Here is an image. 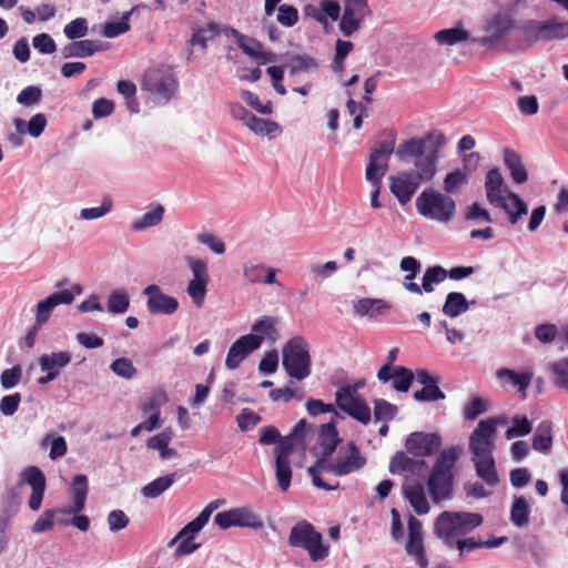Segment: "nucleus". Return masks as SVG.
I'll return each instance as SVG.
<instances>
[{
    "mask_svg": "<svg viewBox=\"0 0 568 568\" xmlns=\"http://www.w3.org/2000/svg\"><path fill=\"white\" fill-rule=\"evenodd\" d=\"M366 465V458L362 455L354 442H347L329 457H318L316 463L308 467L307 473L312 483L317 488L331 491L338 488V484L329 485L322 478L323 473H331L342 477L359 471Z\"/></svg>",
    "mask_w": 568,
    "mask_h": 568,
    "instance_id": "obj_1",
    "label": "nucleus"
},
{
    "mask_svg": "<svg viewBox=\"0 0 568 568\" xmlns=\"http://www.w3.org/2000/svg\"><path fill=\"white\" fill-rule=\"evenodd\" d=\"M496 435L485 423H478L469 436L468 449L471 454L476 475L488 486H496L499 481L496 464L493 456Z\"/></svg>",
    "mask_w": 568,
    "mask_h": 568,
    "instance_id": "obj_2",
    "label": "nucleus"
},
{
    "mask_svg": "<svg viewBox=\"0 0 568 568\" xmlns=\"http://www.w3.org/2000/svg\"><path fill=\"white\" fill-rule=\"evenodd\" d=\"M458 456V447L444 449L430 470L427 488L435 504L449 500L453 497L454 467Z\"/></svg>",
    "mask_w": 568,
    "mask_h": 568,
    "instance_id": "obj_3",
    "label": "nucleus"
},
{
    "mask_svg": "<svg viewBox=\"0 0 568 568\" xmlns=\"http://www.w3.org/2000/svg\"><path fill=\"white\" fill-rule=\"evenodd\" d=\"M483 524V516L467 511H443L435 520L434 534L446 546L453 548L456 541Z\"/></svg>",
    "mask_w": 568,
    "mask_h": 568,
    "instance_id": "obj_4",
    "label": "nucleus"
},
{
    "mask_svg": "<svg viewBox=\"0 0 568 568\" xmlns=\"http://www.w3.org/2000/svg\"><path fill=\"white\" fill-rule=\"evenodd\" d=\"M416 211L423 217L438 223H449L456 213L455 200L435 189H425L415 201Z\"/></svg>",
    "mask_w": 568,
    "mask_h": 568,
    "instance_id": "obj_5",
    "label": "nucleus"
},
{
    "mask_svg": "<svg viewBox=\"0 0 568 568\" xmlns=\"http://www.w3.org/2000/svg\"><path fill=\"white\" fill-rule=\"evenodd\" d=\"M418 141H404L395 151L402 161L413 160L415 170H408L420 182H430L437 173L439 155L428 154L422 149Z\"/></svg>",
    "mask_w": 568,
    "mask_h": 568,
    "instance_id": "obj_6",
    "label": "nucleus"
},
{
    "mask_svg": "<svg viewBox=\"0 0 568 568\" xmlns=\"http://www.w3.org/2000/svg\"><path fill=\"white\" fill-rule=\"evenodd\" d=\"M142 89L159 104H166L178 92L174 72L164 65L150 68L142 81Z\"/></svg>",
    "mask_w": 568,
    "mask_h": 568,
    "instance_id": "obj_7",
    "label": "nucleus"
},
{
    "mask_svg": "<svg viewBox=\"0 0 568 568\" xmlns=\"http://www.w3.org/2000/svg\"><path fill=\"white\" fill-rule=\"evenodd\" d=\"M282 365L286 374L296 381H303L311 375L308 344L302 336H295L284 345Z\"/></svg>",
    "mask_w": 568,
    "mask_h": 568,
    "instance_id": "obj_8",
    "label": "nucleus"
},
{
    "mask_svg": "<svg viewBox=\"0 0 568 568\" xmlns=\"http://www.w3.org/2000/svg\"><path fill=\"white\" fill-rule=\"evenodd\" d=\"M288 542L293 547L305 549L313 561L323 560L328 555V547L323 545L322 535L307 521H300L292 527Z\"/></svg>",
    "mask_w": 568,
    "mask_h": 568,
    "instance_id": "obj_9",
    "label": "nucleus"
},
{
    "mask_svg": "<svg viewBox=\"0 0 568 568\" xmlns=\"http://www.w3.org/2000/svg\"><path fill=\"white\" fill-rule=\"evenodd\" d=\"M527 42L551 41L568 36V22L552 18L548 21L529 20L519 27Z\"/></svg>",
    "mask_w": 568,
    "mask_h": 568,
    "instance_id": "obj_10",
    "label": "nucleus"
},
{
    "mask_svg": "<svg viewBox=\"0 0 568 568\" xmlns=\"http://www.w3.org/2000/svg\"><path fill=\"white\" fill-rule=\"evenodd\" d=\"M362 384L343 385L335 393L336 405L356 420L367 424L371 420V409L366 403L356 396Z\"/></svg>",
    "mask_w": 568,
    "mask_h": 568,
    "instance_id": "obj_11",
    "label": "nucleus"
},
{
    "mask_svg": "<svg viewBox=\"0 0 568 568\" xmlns=\"http://www.w3.org/2000/svg\"><path fill=\"white\" fill-rule=\"evenodd\" d=\"M214 523L221 529L242 527L258 530L264 527L262 517L248 506L236 507L217 513L214 516Z\"/></svg>",
    "mask_w": 568,
    "mask_h": 568,
    "instance_id": "obj_12",
    "label": "nucleus"
},
{
    "mask_svg": "<svg viewBox=\"0 0 568 568\" xmlns=\"http://www.w3.org/2000/svg\"><path fill=\"white\" fill-rule=\"evenodd\" d=\"M185 262L192 274V278L186 286V293L192 302L201 307L204 304L210 283L207 263L193 256H186Z\"/></svg>",
    "mask_w": 568,
    "mask_h": 568,
    "instance_id": "obj_13",
    "label": "nucleus"
},
{
    "mask_svg": "<svg viewBox=\"0 0 568 568\" xmlns=\"http://www.w3.org/2000/svg\"><path fill=\"white\" fill-rule=\"evenodd\" d=\"M81 293L82 287L79 284H74L71 290L57 291L39 301L36 305L34 322H37L38 325L45 324L57 306L70 305L74 297Z\"/></svg>",
    "mask_w": 568,
    "mask_h": 568,
    "instance_id": "obj_14",
    "label": "nucleus"
},
{
    "mask_svg": "<svg viewBox=\"0 0 568 568\" xmlns=\"http://www.w3.org/2000/svg\"><path fill=\"white\" fill-rule=\"evenodd\" d=\"M368 13L366 0H344V12L341 17L338 28L345 37L357 32Z\"/></svg>",
    "mask_w": 568,
    "mask_h": 568,
    "instance_id": "obj_15",
    "label": "nucleus"
},
{
    "mask_svg": "<svg viewBox=\"0 0 568 568\" xmlns=\"http://www.w3.org/2000/svg\"><path fill=\"white\" fill-rule=\"evenodd\" d=\"M142 294L146 296L148 311L153 315H172L179 308V301L174 296L163 293L156 284L144 287Z\"/></svg>",
    "mask_w": 568,
    "mask_h": 568,
    "instance_id": "obj_16",
    "label": "nucleus"
},
{
    "mask_svg": "<svg viewBox=\"0 0 568 568\" xmlns=\"http://www.w3.org/2000/svg\"><path fill=\"white\" fill-rule=\"evenodd\" d=\"M405 550L414 558L419 568H428V560L424 547L423 525L414 516H409L408 519V539Z\"/></svg>",
    "mask_w": 568,
    "mask_h": 568,
    "instance_id": "obj_17",
    "label": "nucleus"
},
{
    "mask_svg": "<svg viewBox=\"0 0 568 568\" xmlns=\"http://www.w3.org/2000/svg\"><path fill=\"white\" fill-rule=\"evenodd\" d=\"M194 524L195 520H191L169 541L168 547H175V558L189 556L201 547V544L195 542L194 538L203 529V526H194Z\"/></svg>",
    "mask_w": 568,
    "mask_h": 568,
    "instance_id": "obj_18",
    "label": "nucleus"
},
{
    "mask_svg": "<svg viewBox=\"0 0 568 568\" xmlns=\"http://www.w3.org/2000/svg\"><path fill=\"white\" fill-rule=\"evenodd\" d=\"M514 24L515 22L510 14L496 13L490 17L486 23V34L478 39H474L473 42L481 45L493 44L505 37L514 28Z\"/></svg>",
    "mask_w": 568,
    "mask_h": 568,
    "instance_id": "obj_19",
    "label": "nucleus"
},
{
    "mask_svg": "<svg viewBox=\"0 0 568 568\" xmlns=\"http://www.w3.org/2000/svg\"><path fill=\"white\" fill-rule=\"evenodd\" d=\"M442 445V438L436 433H412L405 442V447L408 453L426 457L433 455Z\"/></svg>",
    "mask_w": 568,
    "mask_h": 568,
    "instance_id": "obj_20",
    "label": "nucleus"
},
{
    "mask_svg": "<svg viewBox=\"0 0 568 568\" xmlns=\"http://www.w3.org/2000/svg\"><path fill=\"white\" fill-rule=\"evenodd\" d=\"M389 182V190L400 205L407 204L422 184L409 171L398 172Z\"/></svg>",
    "mask_w": 568,
    "mask_h": 568,
    "instance_id": "obj_21",
    "label": "nucleus"
},
{
    "mask_svg": "<svg viewBox=\"0 0 568 568\" xmlns=\"http://www.w3.org/2000/svg\"><path fill=\"white\" fill-rule=\"evenodd\" d=\"M260 347L255 336L248 334L241 336L229 348L225 366L231 371L236 369L250 354Z\"/></svg>",
    "mask_w": 568,
    "mask_h": 568,
    "instance_id": "obj_22",
    "label": "nucleus"
},
{
    "mask_svg": "<svg viewBox=\"0 0 568 568\" xmlns=\"http://www.w3.org/2000/svg\"><path fill=\"white\" fill-rule=\"evenodd\" d=\"M414 377L415 375L410 369L397 365H384L377 373V378L382 383H388L389 381H393V388L402 393H405L409 389Z\"/></svg>",
    "mask_w": 568,
    "mask_h": 568,
    "instance_id": "obj_23",
    "label": "nucleus"
},
{
    "mask_svg": "<svg viewBox=\"0 0 568 568\" xmlns=\"http://www.w3.org/2000/svg\"><path fill=\"white\" fill-rule=\"evenodd\" d=\"M276 273V268L267 266L258 258H250L243 264V278L248 284H274Z\"/></svg>",
    "mask_w": 568,
    "mask_h": 568,
    "instance_id": "obj_24",
    "label": "nucleus"
},
{
    "mask_svg": "<svg viewBox=\"0 0 568 568\" xmlns=\"http://www.w3.org/2000/svg\"><path fill=\"white\" fill-rule=\"evenodd\" d=\"M21 479L32 488L29 499L30 509L33 511L39 510L45 489V477L43 473L38 467L30 466L23 469L21 473Z\"/></svg>",
    "mask_w": 568,
    "mask_h": 568,
    "instance_id": "obj_25",
    "label": "nucleus"
},
{
    "mask_svg": "<svg viewBox=\"0 0 568 568\" xmlns=\"http://www.w3.org/2000/svg\"><path fill=\"white\" fill-rule=\"evenodd\" d=\"M416 381L423 385L420 390L414 393V398L418 402H436L445 398V394L439 389L437 379L424 369H418L415 374Z\"/></svg>",
    "mask_w": 568,
    "mask_h": 568,
    "instance_id": "obj_26",
    "label": "nucleus"
},
{
    "mask_svg": "<svg viewBox=\"0 0 568 568\" xmlns=\"http://www.w3.org/2000/svg\"><path fill=\"white\" fill-rule=\"evenodd\" d=\"M486 197L490 205L501 204V199L508 195L510 192L505 185L503 174L498 169H491L488 171L485 181Z\"/></svg>",
    "mask_w": 568,
    "mask_h": 568,
    "instance_id": "obj_27",
    "label": "nucleus"
},
{
    "mask_svg": "<svg viewBox=\"0 0 568 568\" xmlns=\"http://www.w3.org/2000/svg\"><path fill=\"white\" fill-rule=\"evenodd\" d=\"M403 495L408 500L414 511L422 516L430 510L424 486L418 483H407L403 486Z\"/></svg>",
    "mask_w": 568,
    "mask_h": 568,
    "instance_id": "obj_28",
    "label": "nucleus"
},
{
    "mask_svg": "<svg viewBox=\"0 0 568 568\" xmlns=\"http://www.w3.org/2000/svg\"><path fill=\"white\" fill-rule=\"evenodd\" d=\"M278 320L273 316H262L257 318L252 325V333L250 335L255 336L261 346L263 342L274 343L278 337L277 331Z\"/></svg>",
    "mask_w": 568,
    "mask_h": 568,
    "instance_id": "obj_29",
    "label": "nucleus"
},
{
    "mask_svg": "<svg viewBox=\"0 0 568 568\" xmlns=\"http://www.w3.org/2000/svg\"><path fill=\"white\" fill-rule=\"evenodd\" d=\"M494 206L501 209L507 214L510 225H516L528 213L526 202L514 192H508V195L501 199V204H495Z\"/></svg>",
    "mask_w": 568,
    "mask_h": 568,
    "instance_id": "obj_30",
    "label": "nucleus"
},
{
    "mask_svg": "<svg viewBox=\"0 0 568 568\" xmlns=\"http://www.w3.org/2000/svg\"><path fill=\"white\" fill-rule=\"evenodd\" d=\"M230 33L236 39L237 45L245 54L262 63L273 61L274 55L270 52H264L261 43L256 40L245 37L233 28L230 29Z\"/></svg>",
    "mask_w": 568,
    "mask_h": 568,
    "instance_id": "obj_31",
    "label": "nucleus"
},
{
    "mask_svg": "<svg viewBox=\"0 0 568 568\" xmlns=\"http://www.w3.org/2000/svg\"><path fill=\"white\" fill-rule=\"evenodd\" d=\"M496 376L503 386H514L519 393L523 394V397H526V392L532 379L531 372L517 373L516 371L509 368L498 369Z\"/></svg>",
    "mask_w": 568,
    "mask_h": 568,
    "instance_id": "obj_32",
    "label": "nucleus"
},
{
    "mask_svg": "<svg viewBox=\"0 0 568 568\" xmlns=\"http://www.w3.org/2000/svg\"><path fill=\"white\" fill-rule=\"evenodd\" d=\"M38 362L42 372L58 377L61 371L70 364L71 354L67 351L52 352L41 355Z\"/></svg>",
    "mask_w": 568,
    "mask_h": 568,
    "instance_id": "obj_33",
    "label": "nucleus"
},
{
    "mask_svg": "<svg viewBox=\"0 0 568 568\" xmlns=\"http://www.w3.org/2000/svg\"><path fill=\"white\" fill-rule=\"evenodd\" d=\"M103 47L100 42L93 40H79L64 45L61 50L63 59L70 58H88L95 52L102 51Z\"/></svg>",
    "mask_w": 568,
    "mask_h": 568,
    "instance_id": "obj_34",
    "label": "nucleus"
},
{
    "mask_svg": "<svg viewBox=\"0 0 568 568\" xmlns=\"http://www.w3.org/2000/svg\"><path fill=\"white\" fill-rule=\"evenodd\" d=\"M532 449L541 453L548 454L551 450L552 446V423L549 419L541 420L534 433L531 439Z\"/></svg>",
    "mask_w": 568,
    "mask_h": 568,
    "instance_id": "obj_35",
    "label": "nucleus"
},
{
    "mask_svg": "<svg viewBox=\"0 0 568 568\" xmlns=\"http://www.w3.org/2000/svg\"><path fill=\"white\" fill-rule=\"evenodd\" d=\"M164 207L161 204H153L148 207L141 216L132 220L131 227L135 232H143L159 225L164 216Z\"/></svg>",
    "mask_w": 568,
    "mask_h": 568,
    "instance_id": "obj_36",
    "label": "nucleus"
},
{
    "mask_svg": "<svg viewBox=\"0 0 568 568\" xmlns=\"http://www.w3.org/2000/svg\"><path fill=\"white\" fill-rule=\"evenodd\" d=\"M88 489V477L85 475H77L72 483L73 506L62 510V513L67 515L81 513L85 507Z\"/></svg>",
    "mask_w": 568,
    "mask_h": 568,
    "instance_id": "obj_37",
    "label": "nucleus"
},
{
    "mask_svg": "<svg viewBox=\"0 0 568 568\" xmlns=\"http://www.w3.org/2000/svg\"><path fill=\"white\" fill-rule=\"evenodd\" d=\"M172 440L171 429H165L160 434L150 437L146 442L149 449L158 450L159 456L162 460H169L178 456V452L174 448L169 447Z\"/></svg>",
    "mask_w": 568,
    "mask_h": 568,
    "instance_id": "obj_38",
    "label": "nucleus"
},
{
    "mask_svg": "<svg viewBox=\"0 0 568 568\" xmlns=\"http://www.w3.org/2000/svg\"><path fill=\"white\" fill-rule=\"evenodd\" d=\"M387 310L389 305L381 298H361L353 303V311L358 316L375 317L383 315Z\"/></svg>",
    "mask_w": 568,
    "mask_h": 568,
    "instance_id": "obj_39",
    "label": "nucleus"
},
{
    "mask_svg": "<svg viewBox=\"0 0 568 568\" xmlns=\"http://www.w3.org/2000/svg\"><path fill=\"white\" fill-rule=\"evenodd\" d=\"M318 442L322 448V453L318 457H329L338 448V432L332 423L321 426Z\"/></svg>",
    "mask_w": 568,
    "mask_h": 568,
    "instance_id": "obj_40",
    "label": "nucleus"
},
{
    "mask_svg": "<svg viewBox=\"0 0 568 568\" xmlns=\"http://www.w3.org/2000/svg\"><path fill=\"white\" fill-rule=\"evenodd\" d=\"M504 163L510 172L511 179L518 184L527 181L528 174L520 156L510 149H505L503 152Z\"/></svg>",
    "mask_w": 568,
    "mask_h": 568,
    "instance_id": "obj_41",
    "label": "nucleus"
},
{
    "mask_svg": "<svg viewBox=\"0 0 568 568\" xmlns=\"http://www.w3.org/2000/svg\"><path fill=\"white\" fill-rule=\"evenodd\" d=\"M230 29L227 27L221 26L215 22H209L202 28H199L192 36L191 42L193 44H199L201 48L205 49L207 42L217 37L221 32L230 33Z\"/></svg>",
    "mask_w": 568,
    "mask_h": 568,
    "instance_id": "obj_42",
    "label": "nucleus"
},
{
    "mask_svg": "<svg viewBox=\"0 0 568 568\" xmlns=\"http://www.w3.org/2000/svg\"><path fill=\"white\" fill-rule=\"evenodd\" d=\"M426 463L423 459H413L404 453H396L389 463V471L393 475H400L405 471H415L418 468L425 467Z\"/></svg>",
    "mask_w": 568,
    "mask_h": 568,
    "instance_id": "obj_43",
    "label": "nucleus"
},
{
    "mask_svg": "<svg viewBox=\"0 0 568 568\" xmlns=\"http://www.w3.org/2000/svg\"><path fill=\"white\" fill-rule=\"evenodd\" d=\"M247 129L255 134L267 136L270 140L276 138L282 133V128L277 122L273 120L257 118L256 115L250 119V123H247Z\"/></svg>",
    "mask_w": 568,
    "mask_h": 568,
    "instance_id": "obj_44",
    "label": "nucleus"
},
{
    "mask_svg": "<svg viewBox=\"0 0 568 568\" xmlns=\"http://www.w3.org/2000/svg\"><path fill=\"white\" fill-rule=\"evenodd\" d=\"M408 141H418L422 143V150L428 154L439 155L442 149L446 145L447 139L439 130L428 132L424 138H412Z\"/></svg>",
    "mask_w": 568,
    "mask_h": 568,
    "instance_id": "obj_45",
    "label": "nucleus"
},
{
    "mask_svg": "<svg viewBox=\"0 0 568 568\" xmlns=\"http://www.w3.org/2000/svg\"><path fill=\"white\" fill-rule=\"evenodd\" d=\"M469 308V302L465 295L459 292H450L447 294L442 312L449 317H457Z\"/></svg>",
    "mask_w": 568,
    "mask_h": 568,
    "instance_id": "obj_46",
    "label": "nucleus"
},
{
    "mask_svg": "<svg viewBox=\"0 0 568 568\" xmlns=\"http://www.w3.org/2000/svg\"><path fill=\"white\" fill-rule=\"evenodd\" d=\"M176 474H168L165 476H161L145 485L141 489V494L144 498L153 499L161 496L164 491H166L175 481Z\"/></svg>",
    "mask_w": 568,
    "mask_h": 568,
    "instance_id": "obj_47",
    "label": "nucleus"
},
{
    "mask_svg": "<svg viewBox=\"0 0 568 568\" xmlns=\"http://www.w3.org/2000/svg\"><path fill=\"white\" fill-rule=\"evenodd\" d=\"M530 507L523 496H515L510 508V521L518 528L529 524Z\"/></svg>",
    "mask_w": 568,
    "mask_h": 568,
    "instance_id": "obj_48",
    "label": "nucleus"
},
{
    "mask_svg": "<svg viewBox=\"0 0 568 568\" xmlns=\"http://www.w3.org/2000/svg\"><path fill=\"white\" fill-rule=\"evenodd\" d=\"M130 307V296L125 288H115L106 300V311L111 314H124Z\"/></svg>",
    "mask_w": 568,
    "mask_h": 568,
    "instance_id": "obj_49",
    "label": "nucleus"
},
{
    "mask_svg": "<svg viewBox=\"0 0 568 568\" xmlns=\"http://www.w3.org/2000/svg\"><path fill=\"white\" fill-rule=\"evenodd\" d=\"M532 430V422L525 415H515L510 419V426L505 433L507 439L524 437Z\"/></svg>",
    "mask_w": 568,
    "mask_h": 568,
    "instance_id": "obj_50",
    "label": "nucleus"
},
{
    "mask_svg": "<svg viewBox=\"0 0 568 568\" xmlns=\"http://www.w3.org/2000/svg\"><path fill=\"white\" fill-rule=\"evenodd\" d=\"M468 32L463 28L444 29L435 33L434 38L440 45H455L468 40Z\"/></svg>",
    "mask_w": 568,
    "mask_h": 568,
    "instance_id": "obj_51",
    "label": "nucleus"
},
{
    "mask_svg": "<svg viewBox=\"0 0 568 568\" xmlns=\"http://www.w3.org/2000/svg\"><path fill=\"white\" fill-rule=\"evenodd\" d=\"M464 217L465 221L475 225L489 224L493 222L489 211L478 202H474L466 207Z\"/></svg>",
    "mask_w": 568,
    "mask_h": 568,
    "instance_id": "obj_52",
    "label": "nucleus"
},
{
    "mask_svg": "<svg viewBox=\"0 0 568 568\" xmlns=\"http://www.w3.org/2000/svg\"><path fill=\"white\" fill-rule=\"evenodd\" d=\"M446 277H447V271L444 267H442L439 265L428 267L425 271L423 280H422V287H423L424 292H426V293L434 292V284H439V283L444 282L446 280Z\"/></svg>",
    "mask_w": 568,
    "mask_h": 568,
    "instance_id": "obj_53",
    "label": "nucleus"
},
{
    "mask_svg": "<svg viewBox=\"0 0 568 568\" xmlns=\"http://www.w3.org/2000/svg\"><path fill=\"white\" fill-rule=\"evenodd\" d=\"M131 11L125 12L119 21H111L104 23L102 28V36L109 39L116 38L130 30V20Z\"/></svg>",
    "mask_w": 568,
    "mask_h": 568,
    "instance_id": "obj_54",
    "label": "nucleus"
},
{
    "mask_svg": "<svg viewBox=\"0 0 568 568\" xmlns=\"http://www.w3.org/2000/svg\"><path fill=\"white\" fill-rule=\"evenodd\" d=\"M113 210V202L110 197H104L100 206L81 209L79 217L84 221H92L104 217Z\"/></svg>",
    "mask_w": 568,
    "mask_h": 568,
    "instance_id": "obj_55",
    "label": "nucleus"
},
{
    "mask_svg": "<svg viewBox=\"0 0 568 568\" xmlns=\"http://www.w3.org/2000/svg\"><path fill=\"white\" fill-rule=\"evenodd\" d=\"M554 383L557 387L568 390V357L558 359L550 365Z\"/></svg>",
    "mask_w": 568,
    "mask_h": 568,
    "instance_id": "obj_56",
    "label": "nucleus"
},
{
    "mask_svg": "<svg viewBox=\"0 0 568 568\" xmlns=\"http://www.w3.org/2000/svg\"><path fill=\"white\" fill-rule=\"evenodd\" d=\"M337 268V263L334 261H328L324 264L313 263L310 265V274L315 283L321 284L331 277Z\"/></svg>",
    "mask_w": 568,
    "mask_h": 568,
    "instance_id": "obj_57",
    "label": "nucleus"
},
{
    "mask_svg": "<svg viewBox=\"0 0 568 568\" xmlns=\"http://www.w3.org/2000/svg\"><path fill=\"white\" fill-rule=\"evenodd\" d=\"M469 172L455 170L449 172L444 179V190L446 193H454L467 184Z\"/></svg>",
    "mask_w": 568,
    "mask_h": 568,
    "instance_id": "obj_58",
    "label": "nucleus"
},
{
    "mask_svg": "<svg viewBox=\"0 0 568 568\" xmlns=\"http://www.w3.org/2000/svg\"><path fill=\"white\" fill-rule=\"evenodd\" d=\"M387 163L381 161H373L369 158L366 166L365 178L372 185H382V180L387 171Z\"/></svg>",
    "mask_w": 568,
    "mask_h": 568,
    "instance_id": "obj_59",
    "label": "nucleus"
},
{
    "mask_svg": "<svg viewBox=\"0 0 568 568\" xmlns=\"http://www.w3.org/2000/svg\"><path fill=\"white\" fill-rule=\"evenodd\" d=\"M111 371L119 377L132 379L136 375V368L132 361L126 357L114 359L110 365Z\"/></svg>",
    "mask_w": 568,
    "mask_h": 568,
    "instance_id": "obj_60",
    "label": "nucleus"
},
{
    "mask_svg": "<svg viewBox=\"0 0 568 568\" xmlns=\"http://www.w3.org/2000/svg\"><path fill=\"white\" fill-rule=\"evenodd\" d=\"M49 442H50L49 457L52 460L63 457L67 454L68 446H67V442H65L64 437H62V436L52 437V435L49 434L42 439L41 444H42V446H45Z\"/></svg>",
    "mask_w": 568,
    "mask_h": 568,
    "instance_id": "obj_61",
    "label": "nucleus"
},
{
    "mask_svg": "<svg viewBox=\"0 0 568 568\" xmlns=\"http://www.w3.org/2000/svg\"><path fill=\"white\" fill-rule=\"evenodd\" d=\"M64 36L70 40L81 39L88 33V21L84 18H77L67 23L63 28Z\"/></svg>",
    "mask_w": 568,
    "mask_h": 568,
    "instance_id": "obj_62",
    "label": "nucleus"
},
{
    "mask_svg": "<svg viewBox=\"0 0 568 568\" xmlns=\"http://www.w3.org/2000/svg\"><path fill=\"white\" fill-rule=\"evenodd\" d=\"M275 476L278 487L286 491L291 486L292 479L290 462L275 460Z\"/></svg>",
    "mask_w": 568,
    "mask_h": 568,
    "instance_id": "obj_63",
    "label": "nucleus"
},
{
    "mask_svg": "<svg viewBox=\"0 0 568 568\" xmlns=\"http://www.w3.org/2000/svg\"><path fill=\"white\" fill-rule=\"evenodd\" d=\"M276 20L283 27L291 28L298 21V11L294 6L281 4L277 9Z\"/></svg>",
    "mask_w": 568,
    "mask_h": 568,
    "instance_id": "obj_64",
    "label": "nucleus"
}]
</instances>
